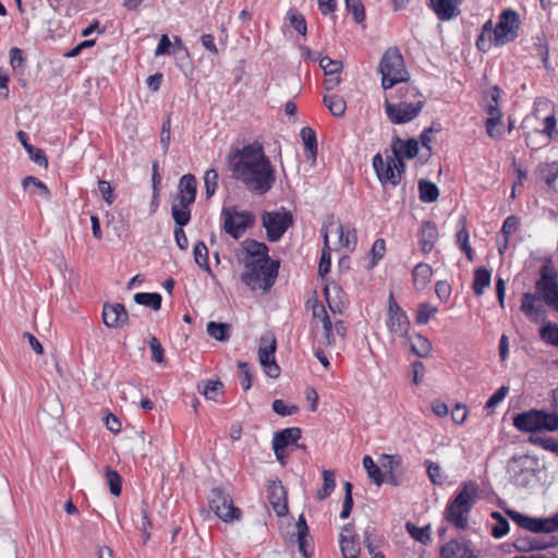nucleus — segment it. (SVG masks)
Instances as JSON below:
<instances>
[{
    "instance_id": "1",
    "label": "nucleus",
    "mask_w": 558,
    "mask_h": 558,
    "mask_svg": "<svg viewBox=\"0 0 558 558\" xmlns=\"http://www.w3.org/2000/svg\"><path fill=\"white\" fill-rule=\"evenodd\" d=\"M227 162L232 178L256 195L266 194L275 184V168L258 143L232 149L227 156Z\"/></svg>"
},
{
    "instance_id": "2",
    "label": "nucleus",
    "mask_w": 558,
    "mask_h": 558,
    "mask_svg": "<svg viewBox=\"0 0 558 558\" xmlns=\"http://www.w3.org/2000/svg\"><path fill=\"white\" fill-rule=\"evenodd\" d=\"M478 497L480 487L475 482H462L454 498L446 507V520L458 530H466L470 512Z\"/></svg>"
},
{
    "instance_id": "3",
    "label": "nucleus",
    "mask_w": 558,
    "mask_h": 558,
    "mask_svg": "<svg viewBox=\"0 0 558 558\" xmlns=\"http://www.w3.org/2000/svg\"><path fill=\"white\" fill-rule=\"evenodd\" d=\"M520 25V17L515 11L510 9L502 11L495 25L494 35L490 38L477 37V49L487 52L493 46L501 47L513 41L518 37Z\"/></svg>"
},
{
    "instance_id": "4",
    "label": "nucleus",
    "mask_w": 558,
    "mask_h": 558,
    "mask_svg": "<svg viewBox=\"0 0 558 558\" xmlns=\"http://www.w3.org/2000/svg\"><path fill=\"white\" fill-rule=\"evenodd\" d=\"M244 266L245 271L241 277L242 282L253 291H269L278 275L279 263L270 258H264L260 260H245Z\"/></svg>"
},
{
    "instance_id": "5",
    "label": "nucleus",
    "mask_w": 558,
    "mask_h": 558,
    "mask_svg": "<svg viewBox=\"0 0 558 558\" xmlns=\"http://www.w3.org/2000/svg\"><path fill=\"white\" fill-rule=\"evenodd\" d=\"M513 426L522 433L557 432L558 418L545 410L532 409L518 413L512 420Z\"/></svg>"
},
{
    "instance_id": "6",
    "label": "nucleus",
    "mask_w": 558,
    "mask_h": 558,
    "mask_svg": "<svg viewBox=\"0 0 558 558\" xmlns=\"http://www.w3.org/2000/svg\"><path fill=\"white\" fill-rule=\"evenodd\" d=\"M539 470V461L529 454L513 456L508 460L507 473L510 481L523 488H529L535 482Z\"/></svg>"
},
{
    "instance_id": "7",
    "label": "nucleus",
    "mask_w": 558,
    "mask_h": 558,
    "mask_svg": "<svg viewBox=\"0 0 558 558\" xmlns=\"http://www.w3.org/2000/svg\"><path fill=\"white\" fill-rule=\"evenodd\" d=\"M379 72L381 74V86L385 90L409 80L403 58L397 48H389L385 51L379 63Z\"/></svg>"
},
{
    "instance_id": "8",
    "label": "nucleus",
    "mask_w": 558,
    "mask_h": 558,
    "mask_svg": "<svg viewBox=\"0 0 558 558\" xmlns=\"http://www.w3.org/2000/svg\"><path fill=\"white\" fill-rule=\"evenodd\" d=\"M373 167L376 175L383 186H397L400 183L404 163L396 156H386L383 158L380 154L373 157Z\"/></svg>"
},
{
    "instance_id": "9",
    "label": "nucleus",
    "mask_w": 558,
    "mask_h": 558,
    "mask_svg": "<svg viewBox=\"0 0 558 558\" xmlns=\"http://www.w3.org/2000/svg\"><path fill=\"white\" fill-rule=\"evenodd\" d=\"M536 291L547 307L558 312V278L557 271L549 264L539 269V278L535 282Z\"/></svg>"
},
{
    "instance_id": "10",
    "label": "nucleus",
    "mask_w": 558,
    "mask_h": 558,
    "mask_svg": "<svg viewBox=\"0 0 558 558\" xmlns=\"http://www.w3.org/2000/svg\"><path fill=\"white\" fill-rule=\"evenodd\" d=\"M221 218L223 230L235 240L240 239L255 222V218L250 211H236L232 207H223Z\"/></svg>"
},
{
    "instance_id": "11",
    "label": "nucleus",
    "mask_w": 558,
    "mask_h": 558,
    "mask_svg": "<svg viewBox=\"0 0 558 558\" xmlns=\"http://www.w3.org/2000/svg\"><path fill=\"white\" fill-rule=\"evenodd\" d=\"M423 101L408 102L400 100L398 104H392L388 97H386L384 107L388 119L393 124H403L415 119L421 110L423 109Z\"/></svg>"
},
{
    "instance_id": "12",
    "label": "nucleus",
    "mask_w": 558,
    "mask_h": 558,
    "mask_svg": "<svg viewBox=\"0 0 558 558\" xmlns=\"http://www.w3.org/2000/svg\"><path fill=\"white\" fill-rule=\"evenodd\" d=\"M209 507L225 522L239 520L241 517V510L233 506L232 498L220 488L211 489Z\"/></svg>"
},
{
    "instance_id": "13",
    "label": "nucleus",
    "mask_w": 558,
    "mask_h": 558,
    "mask_svg": "<svg viewBox=\"0 0 558 558\" xmlns=\"http://www.w3.org/2000/svg\"><path fill=\"white\" fill-rule=\"evenodd\" d=\"M507 514L521 527L534 533H553L558 531V512L545 519H534L514 510H508Z\"/></svg>"
},
{
    "instance_id": "14",
    "label": "nucleus",
    "mask_w": 558,
    "mask_h": 558,
    "mask_svg": "<svg viewBox=\"0 0 558 558\" xmlns=\"http://www.w3.org/2000/svg\"><path fill=\"white\" fill-rule=\"evenodd\" d=\"M276 348L277 342L274 335L266 333L260 337L258 361L270 378H277L280 375V367L275 360Z\"/></svg>"
},
{
    "instance_id": "15",
    "label": "nucleus",
    "mask_w": 558,
    "mask_h": 558,
    "mask_svg": "<svg viewBox=\"0 0 558 558\" xmlns=\"http://www.w3.org/2000/svg\"><path fill=\"white\" fill-rule=\"evenodd\" d=\"M263 226L266 229L267 238L271 242L278 241L292 223V216L286 210L264 213L262 216Z\"/></svg>"
},
{
    "instance_id": "16",
    "label": "nucleus",
    "mask_w": 558,
    "mask_h": 558,
    "mask_svg": "<svg viewBox=\"0 0 558 558\" xmlns=\"http://www.w3.org/2000/svg\"><path fill=\"white\" fill-rule=\"evenodd\" d=\"M546 304L538 293L524 292L520 311L531 323H544L547 319Z\"/></svg>"
},
{
    "instance_id": "17",
    "label": "nucleus",
    "mask_w": 558,
    "mask_h": 558,
    "mask_svg": "<svg viewBox=\"0 0 558 558\" xmlns=\"http://www.w3.org/2000/svg\"><path fill=\"white\" fill-rule=\"evenodd\" d=\"M312 315L316 325L320 324L323 327V335L318 338L319 347H331L336 343L335 326L326 312L324 304L315 301L312 304Z\"/></svg>"
},
{
    "instance_id": "18",
    "label": "nucleus",
    "mask_w": 558,
    "mask_h": 558,
    "mask_svg": "<svg viewBox=\"0 0 558 558\" xmlns=\"http://www.w3.org/2000/svg\"><path fill=\"white\" fill-rule=\"evenodd\" d=\"M387 327L391 333L398 337L407 336L410 327L407 313L399 306L392 293H390L388 300Z\"/></svg>"
},
{
    "instance_id": "19",
    "label": "nucleus",
    "mask_w": 558,
    "mask_h": 558,
    "mask_svg": "<svg viewBox=\"0 0 558 558\" xmlns=\"http://www.w3.org/2000/svg\"><path fill=\"white\" fill-rule=\"evenodd\" d=\"M339 543L343 558H359L361 546L353 525L347 524L343 526Z\"/></svg>"
},
{
    "instance_id": "20",
    "label": "nucleus",
    "mask_w": 558,
    "mask_h": 558,
    "mask_svg": "<svg viewBox=\"0 0 558 558\" xmlns=\"http://www.w3.org/2000/svg\"><path fill=\"white\" fill-rule=\"evenodd\" d=\"M268 500L277 515L283 517L288 512L287 492L280 481L268 482Z\"/></svg>"
},
{
    "instance_id": "21",
    "label": "nucleus",
    "mask_w": 558,
    "mask_h": 558,
    "mask_svg": "<svg viewBox=\"0 0 558 558\" xmlns=\"http://www.w3.org/2000/svg\"><path fill=\"white\" fill-rule=\"evenodd\" d=\"M104 324L109 328H119L128 324L129 316L121 303L105 304L102 310Z\"/></svg>"
},
{
    "instance_id": "22",
    "label": "nucleus",
    "mask_w": 558,
    "mask_h": 558,
    "mask_svg": "<svg viewBox=\"0 0 558 558\" xmlns=\"http://www.w3.org/2000/svg\"><path fill=\"white\" fill-rule=\"evenodd\" d=\"M195 199L177 195L172 202L171 214L177 226L184 227L191 220V206Z\"/></svg>"
},
{
    "instance_id": "23",
    "label": "nucleus",
    "mask_w": 558,
    "mask_h": 558,
    "mask_svg": "<svg viewBox=\"0 0 558 558\" xmlns=\"http://www.w3.org/2000/svg\"><path fill=\"white\" fill-rule=\"evenodd\" d=\"M439 558H478L465 542L451 539L440 548Z\"/></svg>"
},
{
    "instance_id": "24",
    "label": "nucleus",
    "mask_w": 558,
    "mask_h": 558,
    "mask_svg": "<svg viewBox=\"0 0 558 558\" xmlns=\"http://www.w3.org/2000/svg\"><path fill=\"white\" fill-rule=\"evenodd\" d=\"M430 8L440 21H449L460 14L462 0H429Z\"/></svg>"
},
{
    "instance_id": "25",
    "label": "nucleus",
    "mask_w": 558,
    "mask_h": 558,
    "mask_svg": "<svg viewBox=\"0 0 558 558\" xmlns=\"http://www.w3.org/2000/svg\"><path fill=\"white\" fill-rule=\"evenodd\" d=\"M438 239V230L434 222L424 221L418 231V243L423 253H429Z\"/></svg>"
},
{
    "instance_id": "26",
    "label": "nucleus",
    "mask_w": 558,
    "mask_h": 558,
    "mask_svg": "<svg viewBox=\"0 0 558 558\" xmlns=\"http://www.w3.org/2000/svg\"><path fill=\"white\" fill-rule=\"evenodd\" d=\"M391 156H396L400 160L403 158H414L418 153V142L414 138L403 141L399 137L392 140Z\"/></svg>"
},
{
    "instance_id": "27",
    "label": "nucleus",
    "mask_w": 558,
    "mask_h": 558,
    "mask_svg": "<svg viewBox=\"0 0 558 558\" xmlns=\"http://www.w3.org/2000/svg\"><path fill=\"white\" fill-rule=\"evenodd\" d=\"M301 438V429L299 427L284 428L276 433L272 439V449H286L288 446L296 442Z\"/></svg>"
},
{
    "instance_id": "28",
    "label": "nucleus",
    "mask_w": 558,
    "mask_h": 558,
    "mask_svg": "<svg viewBox=\"0 0 558 558\" xmlns=\"http://www.w3.org/2000/svg\"><path fill=\"white\" fill-rule=\"evenodd\" d=\"M470 235L466 229V218L460 217L457 223L456 241L461 251L466 255L469 260H473V250L469 242Z\"/></svg>"
},
{
    "instance_id": "29",
    "label": "nucleus",
    "mask_w": 558,
    "mask_h": 558,
    "mask_svg": "<svg viewBox=\"0 0 558 558\" xmlns=\"http://www.w3.org/2000/svg\"><path fill=\"white\" fill-rule=\"evenodd\" d=\"M17 138L23 147L26 149L29 158L38 166L47 167L48 160L40 148H37L28 143V135L24 131L17 132Z\"/></svg>"
},
{
    "instance_id": "30",
    "label": "nucleus",
    "mask_w": 558,
    "mask_h": 558,
    "mask_svg": "<svg viewBox=\"0 0 558 558\" xmlns=\"http://www.w3.org/2000/svg\"><path fill=\"white\" fill-rule=\"evenodd\" d=\"M243 247L248 255L246 260H260L264 258H269L268 247L265 243H260L255 240H246L243 242Z\"/></svg>"
},
{
    "instance_id": "31",
    "label": "nucleus",
    "mask_w": 558,
    "mask_h": 558,
    "mask_svg": "<svg viewBox=\"0 0 558 558\" xmlns=\"http://www.w3.org/2000/svg\"><path fill=\"white\" fill-rule=\"evenodd\" d=\"M514 546L518 550L527 551V550H541L546 549L554 546V542H547L541 539L538 536H532L527 538H519L515 541Z\"/></svg>"
},
{
    "instance_id": "32",
    "label": "nucleus",
    "mask_w": 558,
    "mask_h": 558,
    "mask_svg": "<svg viewBox=\"0 0 558 558\" xmlns=\"http://www.w3.org/2000/svg\"><path fill=\"white\" fill-rule=\"evenodd\" d=\"M490 282L492 274L486 267L475 269L472 284L474 294L481 296L484 293V289L490 286Z\"/></svg>"
},
{
    "instance_id": "33",
    "label": "nucleus",
    "mask_w": 558,
    "mask_h": 558,
    "mask_svg": "<svg viewBox=\"0 0 558 558\" xmlns=\"http://www.w3.org/2000/svg\"><path fill=\"white\" fill-rule=\"evenodd\" d=\"M432 275L433 269L428 264H417L412 272L415 287L418 289L425 288L429 283Z\"/></svg>"
},
{
    "instance_id": "34",
    "label": "nucleus",
    "mask_w": 558,
    "mask_h": 558,
    "mask_svg": "<svg viewBox=\"0 0 558 558\" xmlns=\"http://www.w3.org/2000/svg\"><path fill=\"white\" fill-rule=\"evenodd\" d=\"M537 173L539 178L551 187L558 179V162H543L537 166Z\"/></svg>"
},
{
    "instance_id": "35",
    "label": "nucleus",
    "mask_w": 558,
    "mask_h": 558,
    "mask_svg": "<svg viewBox=\"0 0 558 558\" xmlns=\"http://www.w3.org/2000/svg\"><path fill=\"white\" fill-rule=\"evenodd\" d=\"M178 190L179 191L177 195L195 199L197 193V183L195 177L190 173L184 174L179 181Z\"/></svg>"
},
{
    "instance_id": "36",
    "label": "nucleus",
    "mask_w": 558,
    "mask_h": 558,
    "mask_svg": "<svg viewBox=\"0 0 558 558\" xmlns=\"http://www.w3.org/2000/svg\"><path fill=\"white\" fill-rule=\"evenodd\" d=\"M335 231L339 234L340 245L349 251H353L357 241L355 230L350 227L338 225Z\"/></svg>"
},
{
    "instance_id": "37",
    "label": "nucleus",
    "mask_w": 558,
    "mask_h": 558,
    "mask_svg": "<svg viewBox=\"0 0 558 558\" xmlns=\"http://www.w3.org/2000/svg\"><path fill=\"white\" fill-rule=\"evenodd\" d=\"M23 187L25 190L31 191L34 194H38L46 201L50 199L51 194L49 189L44 182H41L39 179L35 177H26L23 180Z\"/></svg>"
},
{
    "instance_id": "38",
    "label": "nucleus",
    "mask_w": 558,
    "mask_h": 558,
    "mask_svg": "<svg viewBox=\"0 0 558 558\" xmlns=\"http://www.w3.org/2000/svg\"><path fill=\"white\" fill-rule=\"evenodd\" d=\"M420 198L424 203H433L439 196L437 185L427 180H420L418 182Z\"/></svg>"
},
{
    "instance_id": "39",
    "label": "nucleus",
    "mask_w": 558,
    "mask_h": 558,
    "mask_svg": "<svg viewBox=\"0 0 558 558\" xmlns=\"http://www.w3.org/2000/svg\"><path fill=\"white\" fill-rule=\"evenodd\" d=\"M324 236V247L322 250L320 260L318 265V274L323 277L330 270L331 265V256H330V247L328 241V230L323 231Z\"/></svg>"
},
{
    "instance_id": "40",
    "label": "nucleus",
    "mask_w": 558,
    "mask_h": 558,
    "mask_svg": "<svg viewBox=\"0 0 558 558\" xmlns=\"http://www.w3.org/2000/svg\"><path fill=\"white\" fill-rule=\"evenodd\" d=\"M323 101L335 117H342L344 114L347 105L341 96L326 95Z\"/></svg>"
},
{
    "instance_id": "41",
    "label": "nucleus",
    "mask_w": 558,
    "mask_h": 558,
    "mask_svg": "<svg viewBox=\"0 0 558 558\" xmlns=\"http://www.w3.org/2000/svg\"><path fill=\"white\" fill-rule=\"evenodd\" d=\"M161 300L162 298L159 293L138 292L134 295V301L137 304L150 307L154 311L160 308Z\"/></svg>"
},
{
    "instance_id": "42",
    "label": "nucleus",
    "mask_w": 558,
    "mask_h": 558,
    "mask_svg": "<svg viewBox=\"0 0 558 558\" xmlns=\"http://www.w3.org/2000/svg\"><path fill=\"white\" fill-rule=\"evenodd\" d=\"M206 330L211 338L218 341H226L230 337V325L228 324L209 322Z\"/></svg>"
},
{
    "instance_id": "43",
    "label": "nucleus",
    "mask_w": 558,
    "mask_h": 558,
    "mask_svg": "<svg viewBox=\"0 0 558 558\" xmlns=\"http://www.w3.org/2000/svg\"><path fill=\"white\" fill-rule=\"evenodd\" d=\"M363 466L365 468L369 478L377 485H381L385 482V475L380 468L374 462L372 457L365 456L363 458Z\"/></svg>"
},
{
    "instance_id": "44",
    "label": "nucleus",
    "mask_w": 558,
    "mask_h": 558,
    "mask_svg": "<svg viewBox=\"0 0 558 558\" xmlns=\"http://www.w3.org/2000/svg\"><path fill=\"white\" fill-rule=\"evenodd\" d=\"M300 135L304 143L305 149L310 153L312 158H315L317 153V142L314 130L308 126H304L301 129Z\"/></svg>"
},
{
    "instance_id": "45",
    "label": "nucleus",
    "mask_w": 558,
    "mask_h": 558,
    "mask_svg": "<svg viewBox=\"0 0 558 558\" xmlns=\"http://www.w3.org/2000/svg\"><path fill=\"white\" fill-rule=\"evenodd\" d=\"M323 486L317 492V498L319 500H324L327 498L336 487L335 473L329 470H324L323 472Z\"/></svg>"
},
{
    "instance_id": "46",
    "label": "nucleus",
    "mask_w": 558,
    "mask_h": 558,
    "mask_svg": "<svg viewBox=\"0 0 558 558\" xmlns=\"http://www.w3.org/2000/svg\"><path fill=\"white\" fill-rule=\"evenodd\" d=\"M544 128L542 130L535 129L536 135H542L546 137V143L551 141L557 135V120L555 114L547 116L543 120Z\"/></svg>"
},
{
    "instance_id": "47",
    "label": "nucleus",
    "mask_w": 558,
    "mask_h": 558,
    "mask_svg": "<svg viewBox=\"0 0 558 558\" xmlns=\"http://www.w3.org/2000/svg\"><path fill=\"white\" fill-rule=\"evenodd\" d=\"M534 50L535 54L542 60L544 69L550 71L551 66L549 63V47L543 37H536V41L534 43Z\"/></svg>"
},
{
    "instance_id": "48",
    "label": "nucleus",
    "mask_w": 558,
    "mask_h": 558,
    "mask_svg": "<svg viewBox=\"0 0 558 558\" xmlns=\"http://www.w3.org/2000/svg\"><path fill=\"white\" fill-rule=\"evenodd\" d=\"M541 339L547 344L558 348V326L553 323H546L539 329Z\"/></svg>"
},
{
    "instance_id": "49",
    "label": "nucleus",
    "mask_w": 558,
    "mask_h": 558,
    "mask_svg": "<svg viewBox=\"0 0 558 558\" xmlns=\"http://www.w3.org/2000/svg\"><path fill=\"white\" fill-rule=\"evenodd\" d=\"M201 392L206 399L216 401L223 392V384L219 380H207Z\"/></svg>"
},
{
    "instance_id": "50",
    "label": "nucleus",
    "mask_w": 558,
    "mask_h": 558,
    "mask_svg": "<svg viewBox=\"0 0 558 558\" xmlns=\"http://www.w3.org/2000/svg\"><path fill=\"white\" fill-rule=\"evenodd\" d=\"M492 518L496 523L492 526V535L495 538H501L509 532V522L499 512H493Z\"/></svg>"
},
{
    "instance_id": "51",
    "label": "nucleus",
    "mask_w": 558,
    "mask_h": 558,
    "mask_svg": "<svg viewBox=\"0 0 558 558\" xmlns=\"http://www.w3.org/2000/svg\"><path fill=\"white\" fill-rule=\"evenodd\" d=\"M411 348L414 354L421 357H425L429 354L432 344L426 337L416 335L412 341Z\"/></svg>"
},
{
    "instance_id": "52",
    "label": "nucleus",
    "mask_w": 558,
    "mask_h": 558,
    "mask_svg": "<svg viewBox=\"0 0 558 558\" xmlns=\"http://www.w3.org/2000/svg\"><path fill=\"white\" fill-rule=\"evenodd\" d=\"M205 194L207 198H210L216 193L218 187V172L215 169H209L204 174Z\"/></svg>"
},
{
    "instance_id": "53",
    "label": "nucleus",
    "mask_w": 558,
    "mask_h": 558,
    "mask_svg": "<svg viewBox=\"0 0 558 558\" xmlns=\"http://www.w3.org/2000/svg\"><path fill=\"white\" fill-rule=\"evenodd\" d=\"M194 258L196 264L206 269L207 271H210L209 265H208V250L204 242H197L193 250Z\"/></svg>"
},
{
    "instance_id": "54",
    "label": "nucleus",
    "mask_w": 558,
    "mask_h": 558,
    "mask_svg": "<svg viewBox=\"0 0 558 558\" xmlns=\"http://www.w3.org/2000/svg\"><path fill=\"white\" fill-rule=\"evenodd\" d=\"M437 313V307L428 304L422 303L418 305L416 311L415 320L420 325H425L429 322V319Z\"/></svg>"
},
{
    "instance_id": "55",
    "label": "nucleus",
    "mask_w": 558,
    "mask_h": 558,
    "mask_svg": "<svg viewBox=\"0 0 558 558\" xmlns=\"http://www.w3.org/2000/svg\"><path fill=\"white\" fill-rule=\"evenodd\" d=\"M287 19L289 24L300 34L305 36L307 32L306 21L302 14L296 13L295 11L290 10L287 13Z\"/></svg>"
},
{
    "instance_id": "56",
    "label": "nucleus",
    "mask_w": 558,
    "mask_h": 558,
    "mask_svg": "<svg viewBox=\"0 0 558 558\" xmlns=\"http://www.w3.org/2000/svg\"><path fill=\"white\" fill-rule=\"evenodd\" d=\"M381 468L384 469V473L388 472H399L402 459L400 456H390V454H383L380 458Z\"/></svg>"
},
{
    "instance_id": "57",
    "label": "nucleus",
    "mask_w": 558,
    "mask_h": 558,
    "mask_svg": "<svg viewBox=\"0 0 558 558\" xmlns=\"http://www.w3.org/2000/svg\"><path fill=\"white\" fill-rule=\"evenodd\" d=\"M319 66L325 75L338 74L343 69V64L339 60H332L329 57H323L319 60Z\"/></svg>"
},
{
    "instance_id": "58",
    "label": "nucleus",
    "mask_w": 558,
    "mask_h": 558,
    "mask_svg": "<svg viewBox=\"0 0 558 558\" xmlns=\"http://www.w3.org/2000/svg\"><path fill=\"white\" fill-rule=\"evenodd\" d=\"M529 441L533 445L541 446L543 449L550 451L553 453H557L558 450V440L553 437H537V436H530Z\"/></svg>"
},
{
    "instance_id": "59",
    "label": "nucleus",
    "mask_w": 558,
    "mask_h": 558,
    "mask_svg": "<svg viewBox=\"0 0 558 558\" xmlns=\"http://www.w3.org/2000/svg\"><path fill=\"white\" fill-rule=\"evenodd\" d=\"M407 529H408L410 535L415 541H417L422 544H427L430 541L429 526L418 527V526L408 523Z\"/></svg>"
},
{
    "instance_id": "60",
    "label": "nucleus",
    "mask_w": 558,
    "mask_h": 558,
    "mask_svg": "<svg viewBox=\"0 0 558 558\" xmlns=\"http://www.w3.org/2000/svg\"><path fill=\"white\" fill-rule=\"evenodd\" d=\"M106 478L110 488V493L114 496H119L121 494L122 485L121 477L118 472L108 469L106 472Z\"/></svg>"
},
{
    "instance_id": "61",
    "label": "nucleus",
    "mask_w": 558,
    "mask_h": 558,
    "mask_svg": "<svg viewBox=\"0 0 558 558\" xmlns=\"http://www.w3.org/2000/svg\"><path fill=\"white\" fill-rule=\"evenodd\" d=\"M345 5L349 12L352 13L356 23H362L365 20V10L359 0H345Z\"/></svg>"
},
{
    "instance_id": "62",
    "label": "nucleus",
    "mask_w": 558,
    "mask_h": 558,
    "mask_svg": "<svg viewBox=\"0 0 558 558\" xmlns=\"http://www.w3.org/2000/svg\"><path fill=\"white\" fill-rule=\"evenodd\" d=\"M509 387L501 386L497 391H495L485 404V409L488 411H493L508 395Z\"/></svg>"
},
{
    "instance_id": "63",
    "label": "nucleus",
    "mask_w": 558,
    "mask_h": 558,
    "mask_svg": "<svg viewBox=\"0 0 558 558\" xmlns=\"http://www.w3.org/2000/svg\"><path fill=\"white\" fill-rule=\"evenodd\" d=\"M427 474L435 485H441L445 482L442 470L438 463L427 461Z\"/></svg>"
},
{
    "instance_id": "64",
    "label": "nucleus",
    "mask_w": 558,
    "mask_h": 558,
    "mask_svg": "<svg viewBox=\"0 0 558 558\" xmlns=\"http://www.w3.org/2000/svg\"><path fill=\"white\" fill-rule=\"evenodd\" d=\"M501 118L502 117H488L486 120L487 134L493 138H499L502 135L501 132Z\"/></svg>"
}]
</instances>
